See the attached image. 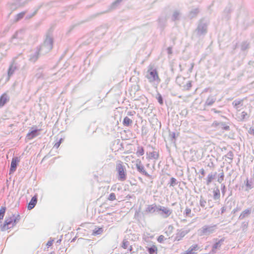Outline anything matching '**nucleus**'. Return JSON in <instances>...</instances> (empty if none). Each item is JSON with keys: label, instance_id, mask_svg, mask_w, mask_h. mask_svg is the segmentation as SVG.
<instances>
[{"label": "nucleus", "instance_id": "obj_1", "mask_svg": "<svg viewBox=\"0 0 254 254\" xmlns=\"http://www.w3.org/2000/svg\"><path fill=\"white\" fill-rule=\"evenodd\" d=\"M19 220L20 215L19 214H12L5 219L4 224L1 226V230L5 231L13 228Z\"/></svg>", "mask_w": 254, "mask_h": 254}, {"label": "nucleus", "instance_id": "obj_2", "mask_svg": "<svg viewBox=\"0 0 254 254\" xmlns=\"http://www.w3.org/2000/svg\"><path fill=\"white\" fill-rule=\"evenodd\" d=\"M146 77L150 82H157L159 83L161 81L156 68L153 65H150L149 66Z\"/></svg>", "mask_w": 254, "mask_h": 254}, {"label": "nucleus", "instance_id": "obj_3", "mask_svg": "<svg viewBox=\"0 0 254 254\" xmlns=\"http://www.w3.org/2000/svg\"><path fill=\"white\" fill-rule=\"evenodd\" d=\"M116 170L117 172L119 180L124 181L127 179V171L123 162L118 161L116 166Z\"/></svg>", "mask_w": 254, "mask_h": 254}, {"label": "nucleus", "instance_id": "obj_4", "mask_svg": "<svg viewBox=\"0 0 254 254\" xmlns=\"http://www.w3.org/2000/svg\"><path fill=\"white\" fill-rule=\"evenodd\" d=\"M19 161L20 160L18 157H14L12 159L10 168V173H13L16 170L17 165L19 163Z\"/></svg>", "mask_w": 254, "mask_h": 254}, {"label": "nucleus", "instance_id": "obj_5", "mask_svg": "<svg viewBox=\"0 0 254 254\" xmlns=\"http://www.w3.org/2000/svg\"><path fill=\"white\" fill-rule=\"evenodd\" d=\"M198 249V246L197 244L191 246L187 251L182 254H196V251Z\"/></svg>", "mask_w": 254, "mask_h": 254}, {"label": "nucleus", "instance_id": "obj_6", "mask_svg": "<svg viewBox=\"0 0 254 254\" xmlns=\"http://www.w3.org/2000/svg\"><path fill=\"white\" fill-rule=\"evenodd\" d=\"M161 211L160 214L165 217H168L171 213L172 211L168 208L162 207L158 209Z\"/></svg>", "mask_w": 254, "mask_h": 254}, {"label": "nucleus", "instance_id": "obj_7", "mask_svg": "<svg viewBox=\"0 0 254 254\" xmlns=\"http://www.w3.org/2000/svg\"><path fill=\"white\" fill-rule=\"evenodd\" d=\"M9 101V97L6 93H3L0 97V108L3 107Z\"/></svg>", "mask_w": 254, "mask_h": 254}, {"label": "nucleus", "instance_id": "obj_8", "mask_svg": "<svg viewBox=\"0 0 254 254\" xmlns=\"http://www.w3.org/2000/svg\"><path fill=\"white\" fill-rule=\"evenodd\" d=\"M159 154L158 151L153 150L148 154V157L149 159L157 160L159 158Z\"/></svg>", "mask_w": 254, "mask_h": 254}, {"label": "nucleus", "instance_id": "obj_9", "mask_svg": "<svg viewBox=\"0 0 254 254\" xmlns=\"http://www.w3.org/2000/svg\"><path fill=\"white\" fill-rule=\"evenodd\" d=\"M122 247L124 249H128V250L131 252L133 248L131 245H130L129 241L127 239H124L122 244Z\"/></svg>", "mask_w": 254, "mask_h": 254}, {"label": "nucleus", "instance_id": "obj_10", "mask_svg": "<svg viewBox=\"0 0 254 254\" xmlns=\"http://www.w3.org/2000/svg\"><path fill=\"white\" fill-rule=\"evenodd\" d=\"M136 168L139 172L143 173L146 176L150 177V175L145 171L143 165H142L140 162L136 164Z\"/></svg>", "mask_w": 254, "mask_h": 254}, {"label": "nucleus", "instance_id": "obj_11", "mask_svg": "<svg viewBox=\"0 0 254 254\" xmlns=\"http://www.w3.org/2000/svg\"><path fill=\"white\" fill-rule=\"evenodd\" d=\"M132 123V120L127 117L124 118L123 124L125 126H129Z\"/></svg>", "mask_w": 254, "mask_h": 254}, {"label": "nucleus", "instance_id": "obj_12", "mask_svg": "<svg viewBox=\"0 0 254 254\" xmlns=\"http://www.w3.org/2000/svg\"><path fill=\"white\" fill-rule=\"evenodd\" d=\"M148 251L149 254H157L158 249L155 245H153L151 247L148 249Z\"/></svg>", "mask_w": 254, "mask_h": 254}, {"label": "nucleus", "instance_id": "obj_13", "mask_svg": "<svg viewBox=\"0 0 254 254\" xmlns=\"http://www.w3.org/2000/svg\"><path fill=\"white\" fill-rule=\"evenodd\" d=\"M215 101V99L212 97H208L206 102L205 105L207 106H210L212 105Z\"/></svg>", "mask_w": 254, "mask_h": 254}, {"label": "nucleus", "instance_id": "obj_14", "mask_svg": "<svg viewBox=\"0 0 254 254\" xmlns=\"http://www.w3.org/2000/svg\"><path fill=\"white\" fill-rule=\"evenodd\" d=\"M103 231V230L102 228H95L93 231L92 235L94 236L100 235L102 233Z\"/></svg>", "mask_w": 254, "mask_h": 254}, {"label": "nucleus", "instance_id": "obj_15", "mask_svg": "<svg viewBox=\"0 0 254 254\" xmlns=\"http://www.w3.org/2000/svg\"><path fill=\"white\" fill-rule=\"evenodd\" d=\"M213 197L215 199H218L220 197V191L218 189L213 190Z\"/></svg>", "mask_w": 254, "mask_h": 254}, {"label": "nucleus", "instance_id": "obj_16", "mask_svg": "<svg viewBox=\"0 0 254 254\" xmlns=\"http://www.w3.org/2000/svg\"><path fill=\"white\" fill-rule=\"evenodd\" d=\"M214 179V176L212 174H209L206 178V184L209 185Z\"/></svg>", "mask_w": 254, "mask_h": 254}, {"label": "nucleus", "instance_id": "obj_17", "mask_svg": "<svg viewBox=\"0 0 254 254\" xmlns=\"http://www.w3.org/2000/svg\"><path fill=\"white\" fill-rule=\"evenodd\" d=\"M16 67L15 66H13L12 64H11L8 69V75L9 76H11L14 72Z\"/></svg>", "mask_w": 254, "mask_h": 254}, {"label": "nucleus", "instance_id": "obj_18", "mask_svg": "<svg viewBox=\"0 0 254 254\" xmlns=\"http://www.w3.org/2000/svg\"><path fill=\"white\" fill-rule=\"evenodd\" d=\"M5 210H6V208L4 207H2L0 209V220H1L3 219L4 215L5 212Z\"/></svg>", "mask_w": 254, "mask_h": 254}, {"label": "nucleus", "instance_id": "obj_19", "mask_svg": "<svg viewBox=\"0 0 254 254\" xmlns=\"http://www.w3.org/2000/svg\"><path fill=\"white\" fill-rule=\"evenodd\" d=\"M136 154L138 156H142L144 154V149L143 147H139L137 149V151L136 152Z\"/></svg>", "mask_w": 254, "mask_h": 254}, {"label": "nucleus", "instance_id": "obj_20", "mask_svg": "<svg viewBox=\"0 0 254 254\" xmlns=\"http://www.w3.org/2000/svg\"><path fill=\"white\" fill-rule=\"evenodd\" d=\"M191 87V81H189L186 85H185L184 86V89L185 90H189L190 89V88Z\"/></svg>", "mask_w": 254, "mask_h": 254}, {"label": "nucleus", "instance_id": "obj_21", "mask_svg": "<svg viewBox=\"0 0 254 254\" xmlns=\"http://www.w3.org/2000/svg\"><path fill=\"white\" fill-rule=\"evenodd\" d=\"M116 198V195L114 193H111L109 196L108 199L111 201L115 200Z\"/></svg>", "mask_w": 254, "mask_h": 254}, {"label": "nucleus", "instance_id": "obj_22", "mask_svg": "<svg viewBox=\"0 0 254 254\" xmlns=\"http://www.w3.org/2000/svg\"><path fill=\"white\" fill-rule=\"evenodd\" d=\"M242 102H243V100L235 101L233 103V104L234 105V106L235 107H237V106L242 104Z\"/></svg>", "mask_w": 254, "mask_h": 254}, {"label": "nucleus", "instance_id": "obj_23", "mask_svg": "<svg viewBox=\"0 0 254 254\" xmlns=\"http://www.w3.org/2000/svg\"><path fill=\"white\" fill-rule=\"evenodd\" d=\"M164 239H165V237L163 235H160L158 237V239H157V241L159 243H162L164 241Z\"/></svg>", "mask_w": 254, "mask_h": 254}, {"label": "nucleus", "instance_id": "obj_24", "mask_svg": "<svg viewBox=\"0 0 254 254\" xmlns=\"http://www.w3.org/2000/svg\"><path fill=\"white\" fill-rule=\"evenodd\" d=\"M24 14H25L24 12H21V13H20L18 14H17V16H16V21H17V20L21 19L22 18H23Z\"/></svg>", "mask_w": 254, "mask_h": 254}, {"label": "nucleus", "instance_id": "obj_25", "mask_svg": "<svg viewBox=\"0 0 254 254\" xmlns=\"http://www.w3.org/2000/svg\"><path fill=\"white\" fill-rule=\"evenodd\" d=\"M157 99L160 104L162 105L163 104V98L161 95H159Z\"/></svg>", "mask_w": 254, "mask_h": 254}, {"label": "nucleus", "instance_id": "obj_26", "mask_svg": "<svg viewBox=\"0 0 254 254\" xmlns=\"http://www.w3.org/2000/svg\"><path fill=\"white\" fill-rule=\"evenodd\" d=\"M191 213V209L189 208V207H187L186 209H185V214L187 216H188Z\"/></svg>", "mask_w": 254, "mask_h": 254}, {"label": "nucleus", "instance_id": "obj_27", "mask_svg": "<svg viewBox=\"0 0 254 254\" xmlns=\"http://www.w3.org/2000/svg\"><path fill=\"white\" fill-rule=\"evenodd\" d=\"M176 180L174 178H172L171 179V184L170 185L173 186L174 184H176Z\"/></svg>", "mask_w": 254, "mask_h": 254}, {"label": "nucleus", "instance_id": "obj_28", "mask_svg": "<svg viewBox=\"0 0 254 254\" xmlns=\"http://www.w3.org/2000/svg\"><path fill=\"white\" fill-rule=\"evenodd\" d=\"M36 203H37V198L35 196H33V208L34 207Z\"/></svg>", "mask_w": 254, "mask_h": 254}, {"label": "nucleus", "instance_id": "obj_29", "mask_svg": "<svg viewBox=\"0 0 254 254\" xmlns=\"http://www.w3.org/2000/svg\"><path fill=\"white\" fill-rule=\"evenodd\" d=\"M53 240L49 241L47 243V246L48 247H50L53 245Z\"/></svg>", "mask_w": 254, "mask_h": 254}, {"label": "nucleus", "instance_id": "obj_30", "mask_svg": "<svg viewBox=\"0 0 254 254\" xmlns=\"http://www.w3.org/2000/svg\"><path fill=\"white\" fill-rule=\"evenodd\" d=\"M221 241L218 242V243H216L214 245V248L217 249L219 246H220L221 244Z\"/></svg>", "mask_w": 254, "mask_h": 254}, {"label": "nucleus", "instance_id": "obj_31", "mask_svg": "<svg viewBox=\"0 0 254 254\" xmlns=\"http://www.w3.org/2000/svg\"><path fill=\"white\" fill-rule=\"evenodd\" d=\"M28 209L29 210H31L32 209V200L28 203Z\"/></svg>", "mask_w": 254, "mask_h": 254}, {"label": "nucleus", "instance_id": "obj_32", "mask_svg": "<svg viewBox=\"0 0 254 254\" xmlns=\"http://www.w3.org/2000/svg\"><path fill=\"white\" fill-rule=\"evenodd\" d=\"M242 116L243 118L244 119L247 116V113L246 112H243L242 113Z\"/></svg>", "mask_w": 254, "mask_h": 254}, {"label": "nucleus", "instance_id": "obj_33", "mask_svg": "<svg viewBox=\"0 0 254 254\" xmlns=\"http://www.w3.org/2000/svg\"><path fill=\"white\" fill-rule=\"evenodd\" d=\"M246 186H247L248 188H251V185L250 184V183H249V180H247V182H246Z\"/></svg>", "mask_w": 254, "mask_h": 254}, {"label": "nucleus", "instance_id": "obj_34", "mask_svg": "<svg viewBox=\"0 0 254 254\" xmlns=\"http://www.w3.org/2000/svg\"><path fill=\"white\" fill-rule=\"evenodd\" d=\"M200 172L201 173V174L202 175V176H204V174H205V171L203 169H200Z\"/></svg>", "mask_w": 254, "mask_h": 254}, {"label": "nucleus", "instance_id": "obj_35", "mask_svg": "<svg viewBox=\"0 0 254 254\" xmlns=\"http://www.w3.org/2000/svg\"><path fill=\"white\" fill-rule=\"evenodd\" d=\"M250 133L254 135V128L250 129Z\"/></svg>", "mask_w": 254, "mask_h": 254}, {"label": "nucleus", "instance_id": "obj_36", "mask_svg": "<svg viewBox=\"0 0 254 254\" xmlns=\"http://www.w3.org/2000/svg\"><path fill=\"white\" fill-rule=\"evenodd\" d=\"M60 143L61 142L59 141V142H58L57 143H56L55 144V146H56V147L58 148L59 146H60Z\"/></svg>", "mask_w": 254, "mask_h": 254}, {"label": "nucleus", "instance_id": "obj_37", "mask_svg": "<svg viewBox=\"0 0 254 254\" xmlns=\"http://www.w3.org/2000/svg\"><path fill=\"white\" fill-rule=\"evenodd\" d=\"M148 209H149V211H151V210H152V209H153V207H152V206H149V207L148 208Z\"/></svg>", "mask_w": 254, "mask_h": 254}, {"label": "nucleus", "instance_id": "obj_38", "mask_svg": "<svg viewBox=\"0 0 254 254\" xmlns=\"http://www.w3.org/2000/svg\"><path fill=\"white\" fill-rule=\"evenodd\" d=\"M245 212L246 214H249L250 213V211L249 210H247L245 211Z\"/></svg>", "mask_w": 254, "mask_h": 254}, {"label": "nucleus", "instance_id": "obj_39", "mask_svg": "<svg viewBox=\"0 0 254 254\" xmlns=\"http://www.w3.org/2000/svg\"><path fill=\"white\" fill-rule=\"evenodd\" d=\"M224 128H225V129H229V126H226V127H224Z\"/></svg>", "mask_w": 254, "mask_h": 254}, {"label": "nucleus", "instance_id": "obj_40", "mask_svg": "<svg viewBox=\"0 0 254 254\" xmlns=\"http://www.w3.org/2000/svg\"><path fill=\"white\" fill-rule=\"evenodd\" d=\"M215 125L216 126H217V125H218V124L215 123Z\"/></svg>", "mask_w": 254, "mask_h": 254}, {"label": "nucleus", "instance_id": "obj_41", "mask_svg": "<svg viewBox=\"0 0 254 254\" xmlns=\"http://www.w3.org/2000/svg\"><path fill=\"white\" fill-rule=\"evenodd\" d=\"M52 254V253H50V254Z\"/></svg>", "mask_w": 254, "mask_h": 254}]
</instances>
